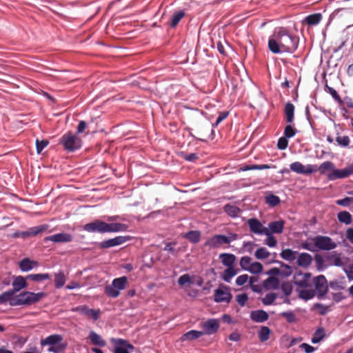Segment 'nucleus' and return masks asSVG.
<instances>
[{
  "mask_svg": "<svg viewBox=\"0 0 353 353\" xmlns=\"http://www.w3.org/2000/svg\"><path fill=\"white\" fill-rule=\"evenodd\" d=\"M280 315L285 317L288 323H294L297 321L296 315L292 311H285L281 312Z\"/></svg>",
  "mask_w": 353,
  "mask_h": 353,
  "instance_id": "obj_52",
  "label": "nucleus"
},
{
  "mask_svg": "<svg viewBox=\"0 0 353 353\" xmlns=\"http://www.w3.org/2000/svg\"><path fill=\"white\" fill-rule=\"evenodd\" d=\"M82 146V140L79 137L68 132V152H75Z\"/></svg>",
  "mask_w": 353,
  "mask_h": 353,
  "instance_id": "obj_18",
  "label": "nucleus"
},
{
  "mask_svg": "<svg viewBox=\"0 0 353 353\" xmlns=\"http://www.w3.org/2000/svg\"><path fill=\"white\" fill-rule=\"evenodd\" d=\"M297 130L290 123L287 125L284 129L283 136L288 139L296 135Z\"/></svg>",
  "mask_w": 353,
  "mask_h": 353,
  "instance_id": "obj_51",
  "label": "nucleus"
},
{
  "mask_svg": "<svg viewBox=\"0 0 353 353\" xmlns=\"http://www.w3.org/2000/svg\"><path fill=\"white\" fill-rule=\"evenodd\" d=\"M254 256L257 259L263 260L270 257V252L265 248L261 247L256 250Z\"/></svg>",
  "mask_w": 353,
  "mask_h": 353,
  "instance_id": "obj_45",
  "label": "nucleus"
},
{
  "mask_svg": "<svg viewBox=\"0 0 353 353\" xmlns=\"http://www.w3.org/2000/svg\"><path fill=\"white\" fill-rule=\"evenodd\" d=\"M281 290L283 293L286 296H290L292 292V285L289 282H283L281 284Z\"/></svg>",
  "mask_w": 353,
  "mask_h": 353,
  "instance_id": "obj_58",
  "label": "nucleus"
},
{
  "mask_svg": "<svg viewBox=\"0 0 353 353\" xmlns=\"http://www.w3.org/2000/svg\"><path fill=\"white\" fill-rule=\"evenodd\" d=\"M321 19L322 14L321 13H314L305 17L302 23L308 26H316L321 22Z\"/></svg>",
  "mask_w": 353,
  "mask_h": 353,
  "instance_id": "obj_28",
  "label": "nucleus"
},
{
  "mask_svg": "<svg viewBox=\"0 0 353 353\" xmlns=\"http://www.w3.org/2000/svg\"><path fill=\"white\" fill-rule=\"evenodd\" d=\"M223 211L233 219L239 217L241 212L239 207L230 203H227L223 206Z\"/></svg>",
  "mask_w": 353,
  "mask_h": 353,
  "instance_id": "obj_27",
  "label": "nucleus"
},
{
  "mask_svg": "<svg viewBox=\"0 0 353 353\" xmlns=\"http://www.w3.org/2000/svg\"><path fill=\"white\" fill-rule=\"evenodd\" d=\"M334 164L330 161H326L323 162L319 167H317L318 171L321 174H325L327 171L333 172L334 168Z\"/></svg>",
  "mask_w": 353,
  "mask_h": 353,
  "instance_id": "obj_38",
  "label": "nucleus"
},
{
  "mask_svg": "<svg viewBox=\"0 0 353 353\" xmlns=\"http://www.w3.org/2000/svg\"><path fill=\"white\" fill-rule=\"evenodd\" d=\"M325 336V330L323 327H320L316 330L314 336L311 339L312 343L316 344L319 343Z\"/></svg>",
  "mask_w": 353,
  "mask_h": 353,
  "instance_id": "obj_41",
  "label": "nucleus"
},
{
  "mask_svg": "<svg viewBox=\"0 0 353 353\" xmlns=\"http://www.w3.org/2000/svg\"><path fill=\"white\" fill-rule=\"evenodd\" d=\"M336 203L341 206L347 207L350 204H353V197H345L342 199L337 200Z\"/></svg>",
  "mask_w": 353,
  "mask_h": 353,
  "instance_id": "obj_61",
  "label": "nucleus"
},
{
  "mask_svg": "<svg viewBox=\"0 0 353 353\" xmlns=\"http://www.w3.org/2000/svg\"><path fill=\"white\" fill-rule=\"evenodd\" d=\"M14 294L10 290L0 294V304L3 305L8 301L11 306L30 305L39 302L45 296L44 292H23L13 297Z\"/></svg>",
  "mask_w": 353,
  "mask_h": 353,
  "instance_id": "obj_2",
  "label": "nucleus"
},
{
  "mask_svg": "<svg viewBox=\"0 0 353 353\" xmlns=\"http://www.w3.org/2000/svg\"><path fill=\"white\" fill-rule=\"evenodd\" d=\"M327 90H328V92L331 94L332 98L336 101L339 104H342L343 103V100L340 97L339 94H338L337 91L334 89L332 87L326 86Z\"/></svg>",
  "mask_w": 353,
  "mask_h": 353,
  "instance_id": "obj_57",
  "label": "nucleus"
},
{
  "mask_svg": "<svg viewBox=\"0 0 353 353\" xmlns=\"http://www.w3.org/2000/svg\"><path fill=\"white\" fill-rule=\"evenodd\" d=\"M294 105L288 101L285 106L284 112L285 115V120L287 123H292L294 119Z\"/></svg>",
  "mask_w": 353,
  "mask_h": 353,
  "instance_id": "obj_30",
  "label": "nucleus"
},
{
  "mask_svg": "<svg viewBox=\"0 0 353 353\" xmlns=\"http://www.w3.org/2000/svg\"><path fill=\"white\" fill-rule=\"evenodd\" d=\"M353 174V163L347 165L343 169H336L333 170V172H330L327 174V179L333 181L339 179H345L350 175Z\"/></svg>",
  "mask_w": 353,
  "mask_h": 353,
  "instance_id": "obj_9",
  "label": "nucleus"
},
{
  "mask_svg": "<svg viewBox=\"0 0 353 353\" xmlns=\"http://www.w3.org/2000/svg\"><path fill=\"white\" fill-rule=\"evenodd\" d=\"M239 270H236L234 268H227V269H225L223 272L221 278L225 282L230 283L231 279L236 276Z\"/></svg>",
  "mask_w": 353,
  "mask_h": 353,
  "instance_id": "obj_34",
  "label": "nucleus"
},
{
  "mask_svg": "<svg viewBox=\"0 0 353 353\" xmlns=\"http://www.w3.org/2000/svg\"><path fill=\"white\" fill-rule=\"evenodd\" d=\"M312 241L318 250L330 251L337 247V243L328 236L317 235Z\"/></svg>",
  "mask_w": 353,
  "mask_h": 353,
  "instance_id": "obj_5",
  "label": "nucleus"
},
{
  "mask_svg": "<svg viewBox=\"0 0 353 353\" xmlns=\"http://www.w3.org/2000/svg\"><path fill=\"white\" fill-rule=\"evenodd\" d=\"M311 277V274L309 272L302 273L301 272H296L294 279V284L295 285L305 288L310 286V279Z\"/></svg>",
  "mask_w": 353,
  "mask_h": 353,
  "instance_id": "obj_16",
  "label": "nucleus"
},
{
  "mask_svg": "<svg viewBox=\"0 0 353 353\" xmlns=\"http://www.w3.org/2000/svg\"><path fill=\"white\" fill-rule=\"evenodd\" d=\"M314 261L316 268L319 272H323L328 268V264L325 263L324 258L320 254L314 255Z\"/></svg>",
  "mask_w": 353,
  "mask_h": 353,
  "instance_id": "obj_36",
  "label": "nucleus"
},
{
  "mask_svg": "<svg viewBox=\"0 0 353 353\" xmlns=\"http://www.w3.org/2000/svg\"><path fill=\"white\" fill-rule=\"evenodd\" d=\"M49 144L48 140H36V150L37 154H41L42 150Z\"/></svg>",
  "mask_w": 353,
  "mask_h": 353,
  "instance_id": "obj_56",
  "label": "nucleus"
},
{
  "mask_svg": "<svg viewBox=\"0 0 353 353\" xmlns=\"http://www.w3.org/2000/svg\"><path fill=\"white\" fill-rule=\"evenodd\" d=\"M65 275H64L63 272H60L59 273L55 274L54 284H55L56 288L59 289V288H62L65 284Z\"/></svg>",
  "mask_w": 353,
  "mask_h": 353,
  "instance_id": "obj_50",
  "label": "nucleus"
},
{
  "mask_svg": "<svg viewBox=\"0 0 353 353\" xmlns=\"http://www.w3.org/2000/svg\"><path fill=\"white\" fill-rule=\"evenodd\" d=\"M232 295L230 291V288L223 283L219 284V288L214 290V301L216 303H227L231 301Z\"/></svg>",
  "mask_w": 353,
  "mask_h": 353,
  "instance_id": "obj_8",
  "label": "nucleus"
},
{
  "mask_svg": "<svg viewBox=\"0 0 353 353\" xmlns=\"http://www.w3.org/2000/svg\"><path fill=\"white\" fill-rule=\"evenodd\" d=\"M314 285L316 292V296L319 300H323L328 292V284L325 276L323 274L314 278Z\"/></svg>",
  "mask_w": 353,
  "mask_h": 353,
  "instance_id": "obj_6",
  "label": "nucleus"
},
{
  "mask_svg": "<svg viewBox=\"0 0 353 353\" xmlns=\"http://www.w3.org/2000/svg\"><path fill=\"white\" fill-rule=\"evenodd\" d=\"M116 345L114 353H130L129 350H133L134 347L128 341L123 339H112Z\"/></svg>",
  "mask_w": 353,
  "mask_h": 353,
  "instance_id": "obj_15",
  "label": "nucleus"
},
{
  "mask_svg": "<svg viewBox=\"0 0 353 353\" xmlns=\"http://www.w3.org/2000/svg\"><path fill=\"white\" fill-rule=\"evenodd\" d=\"M79 312L81 315L85 316L89 319H92L94 321H97L99 317L100 310L90 309L86 305H80L74 310Z\"/></svg>",
  "mask_w": 353,
  "mask_h": 353,
  "instance_id": "obj_14",
  "label": "nucleus"
},
{
  "mask_svg": "<svg viewBox=\"0 0 353 353\" xmlns=\"http://www.w3.org/2000/svg\"><path fill=\"white\" fill-rule=\"evenodd\" d=\"M226 241H228L226 235L214 234L208 238L204 245L210 248L216 249L221 248L223 244H226Z\"/></svg>",
  "mask_w": 353,
  "mask_h": 353,
  "instance_id": "obj_12",
  "label": "nucleus"
},
{
  "mask_svg": "<svg viewBox=\"0 0 353 353\" xmlns=\"http://www.w3.org/2000/svg\"><path fill=\"white\" fill-rule=\"evenodd\" d=\"M326 260L329 262V266L341 267L343 265V262L341 258V254H337L336 252H332L330 254L326 256Z\"/></svg>",
  "mask_w": 353,
  "mask_h": 353,
  "instance_id": "obj_23",
  "label": "nucleus"
},
{
  "mask_svg": "<svg viewBox=\"0 0 353 353\" xmlns=\"http://www.w3.org/2000/svg\"><path fill=\"white\" fill-rule=\"evenodd\" d=\"M288 139L284 136L280 137L277 142V148L280 150H284L288 148Z\"/></svg>",
  "mask_w": 353,
  "mask_h": 353,
  "instance_id": "obj_60",
  "label": "nucleus"
},
{
  "mask_svg": "<svg viewBox=\"0 0 353 353\" xmlns=\"http://www.w3.org/2000/svg\"><path fill=\"white\" fill-rule=\"evenodd\" d=\"M251 261L252 259L248 256L241 257L239 263L241 268L243 270L248 271L250 265L252 264Z\"/></svg>",
  "mask_w": 353,
  "mask_h": 353,
  "instance_id": "obj_54",
  "label": "nucleus"
},
{
  "mask_svg": "<svg viewBox=\"0 0 353 353\" xmlns=\"http://www.w3.org/2000/svg\"><path fill=\"white\" fill-rule=\"evenodd\" d=\"M33 281H42L50 279V275L46 273L28 274L26 278Z\"/></svg>",
  "mask_w": 353,
  "mask_h": 353,
  "instance_id": "obj_44",
  "label": "nucleus"
},
{
  "mask_svg": "<svg viewBox=\"0 0 353 353\" xmlns=\"http://www.w3.org/2000/svg\"><path fill=\"white\" fill-rule=\"evenodd\" d=\"M299 38L290 33L285 27H278L268 39V48L276 54L294 53L298 48Z\"/></svg>",
  "mask_w": 353,
  "mask_h": 353,
  "instance_id": "obj_1",
  "label": "nucleus"
},
{
  "mask_svg": "<svg viewBox=\"0 0 353 353\" xmlns=\"http://www.w3.org/2000/svg\"><path fill=\"white\" fill-rule=\"evenodd\" d=\"M296 259L297 265L304 268L309 267L313 259L312 255L307 252H302L299 254Z\"/></svg>",
  "mask_w": 353,
  "mask_h": 353,
  "instance_id": "obj_21",
  "label": "nucleus"
},
{
  "mask_svg": "<svg viewBox=\"0 0 353 353\" xmlns=\"http://www.w3.org/2000/svg\"><path fill=\"white\" fill-rule=\"evenodd\" d=\"M271 330L268 326H262L259 332L258 337L260 341L265 342L270 339Z\"/></svg>",
  "mask_w": 353,
  "mask_h": 353,
  "instance_id": "obj_40",
  "label": "nucleus"
},
{
  "mask_svg": "<svg viewBox=\"0 0 353 353\" xmlns=\"http://www.w3.org/2000/svg\"><path fill=\"white\" fill-rule=\"evenodd\" d=\"M263 234L266 235L267 236L265 243L270 248H274L277 244V241L273 236V234H272L269 230H267L266 232H265Z\"/></svg>",
  "mask_w": 353,
  "mask_h": 353,
  "instance_id": "obj_46",
  "label": "nucleus"
},
{
  "mask_svg": "<svg viewBox=\"0 0 353 353\" xmlns=\"http://www.w3.org/2000/svg\"><path fill=\"white\" fill-rule=\"evenodd\" d=\"M277 298V294L274 292L267 294L264 298L262 299V303L265 305H270L274 304V301Z\"/></svg>",
  "mask_w": 353,
  "mask_h": 353,
  "instance_id": "obj_49",
  "label": "nucleus"
},
{
  "mask_svg": "<svg viewBox=\"0 0 353 353\" xmlns=\"http://www.w3.org/2000/svg\"><path fill=\"white\" fill-rule=\"evenodd\" d=\"M290 170L292 171H293L294 172H296L297 174H304V165L299 162V161H295V162H293L290 165Z\"/></svg>",
  "mask_w": 353,
  "mask_h": 353,
  "instance_id": "obj_53",
  "label": "nucleus"
},
{
  "mask_svg": "<svg viewBox=\"0 0 353 353\" xmlns=\"http://www.w3.org/2000/svg\"><path fill=\"white\" fill-rule=\"evenodd\" d=\"M299 347L303 350L305 353H312L315 351V347L313 346L306 343H303L300 345Z\"/></svg>",
  "mask_w": 353,
  "mask_h": 353,
  "instance_id": "obj_64",
  "label": "nucleus"
},
{
  "mask_svg": "<svg viewBox=\"0 0 353 353\" xmlns=\"http://www.w3.org/2000/svg\"><path fill=\"white\" fill-rule=\"evenodd\" d=\"M128 278L125 276L113 279L112 284L105 288V294L112 298H117L120 291L125 288Z\"/></svg>",
  "mask_w": 353,
  "mask_h": 353,
  "instance_id": "obj_4",
  "label": "nucleus"
},
{
  "mask_svg": "<svg viewBox=\"0 0 353 353\" xmlns=\"http://www.w3.org/2000/svg\"><path fill=\"white\" fill-rule=\"evenodd\" d=\"M89 339L92 343L99 347H104L106 345V342L103 340L99 334L94 331H91L89 334Z\"/></svg>",
  "mask_w": 353,
  "mask_h": 353,
  "instance_id": "obj_35",
  "label": "nucleus"
},
{
  "mask_svg": "<svg viewBox=\"0 0 353 353\" xmlns=\"http://www.w3.org/2000/svg\"><path fill=\"white\" fill-rule=\"evenodd\" d=\"M336 141L342 147H347L350 143V138L347 136H339L336 137Z\"/></svg>",
  "mask_w": 353,
  "mask_h": 353,
  "instance_id": "obj_62",
  "label": "nucleus"
},
{
  "mask_svg": "<svg viewBox=\"0 0 353 353\" xmlns=\"http://www.w3.org/2000/svg\"><path fill=\"white\" fill-rule=\"evenodd\" d=\"M203 334L212 335L216 333L220 327L219 321L217 319H209L201 325Z\"/></svg>",
  "mask_w": 353,
  "mask_h": 353,
  "instance_id": "obj_11",
  "label": "nucleus"
},
{
  "mask_svg": "<svg viewBox=\"0 0 353 353\" xmlns=\"http://www.w3.org/2000/svg\"><path fill=\"white\" fill-rule=\"evenodd\" d=\"M267 263H268V264H272V263L279 264L280 265V267L283 268V270H281V275L283 276L284 277H288L292 274V267L290 266L289 265L285 263L283 261H278L277 259H271L268 262H267Z\"/></svg>",
  "mask_w": 353,
  "mask_h": 353,
  "instance_id": "obj_22",
  "label": "nucleus"
},
{
  "mask_svg": "<svg viewBox=\"0 0 353 353\" xmlns=\"http://www.w3.org/2000/svg\"><path fill=\"white\" fill-rule=\"evenodd\" d=\"M219 259H221V263L227 268H234V264L236 261V256L231 253H222L219 255Z\"/></svg>",
  "mask_w": 353,
  "mask_h": 353,
  "instance_id": "obj_24",
  "label": "nucleus"
},
{
  "mask_svg": "<svg viewBox=\"0 0 353 353\" xmlns=\"http://www.w3.org/2000/svg\"><path fill=\"white\" fill-rule=\"evenodd\" d=\"M315 296V292L313 290H305L299 293V297L305 301L310 300Z\"/></svg>",
  "mask_w": 353,
  "mask_h": 353,
  "instance_id": "obj_55",
  "label": "nucleus"
},
{
  "mask_svg": "<svg viewBox=\"0 0 353 353\" xmlns=\"http://www.w3.org/2000/svg\"><path fill=\"white\" fill-rule=\"evenodd\" d=\"M279 284V279L276 276H269L263 281V286L265 289H278Z\"/></svg>",
  "mask_w": 353,
  "mask_h": 353,
  "instance_id": "obj_33",
  "label": "nucleus"
},
{
  "mask_svg": "<svg viewBox=\"0 0 353 353\" xmlns=\"http://www.w3.org/2000/svg\"><path fill=\"white\" fill-rule=\"evenodd\" d=\"M250 319L256 323H263L268 320L269 314L263 310H253L250 312Z\"/></svg>",
  "mask_w": 353,
  "mask_h": 353,
  "instance_id": "obj_19",
  "label": "nucleus"
},
{
  "mask_svg": "<svg viewBox=\"0 0 353 353\" xmlns=\"http://www.w3.org/2000/svg\"><path fill=\"white\" fill-rule=\"evenodd\" d=\"M48 229V225H40L28 228L27 231L16 232L13 234L14 238H27L29 236H36Z\"/></svg>",
  "mask_w": 353,
  "mask_h": 353,
  "instance_id": "obj_10",
  "label": "nucleus"
},
{
  "mask_svg": "<svg viewBox=\"0 0 353 353\" xmlns=\"http://www.w3.org/2000/svg\"><path fill=\"white\" fill-rule=\"evenodd\" d=\"M37 261H32L28 258H24L19 262V268L22 272H28L37 268Z\"/></svg>",
  "mask_w": 353,
  "mask_h": 353,
  "instance_id": "obj_25",
  "label": "nucleus"
},
{
  "mask_svg": "<svg viewBox=\"0 0 353 353\" xmlns=\"http://www.w3.org/2000/svg\"><path fill=\"white\" fill-rule=\"evenodd\" d=\"M192 283L191 276L188 274L181 275L178 279V284L183 286L185 284H190Z\"/></svg>",
  "mask_w": 353,
  "mask_h": 353,
  "instance_id": "obj_59",
  "label": "nucleus"
},
{
  "mask_svg": "<svg viewBox=\"0 0 353 353\" xmlns=\"http://www.w3.org/2000/svg\"><path fill=\"white\" fill-rule=\"evenodd\" d=\"M63 338L61 335L59 334H52L45 339L41 340V344L42 346L45 345H50L48 348V351L57 352L59 351L58 348L55 346L58 345L61 341Z\"/></svg>",
  "mask_w": 353,
  "mask_h": 353,
  "instance_id": "obj_13",
  "label": "nucleus"
},
{
  "mask_svg": "<svg viewBox=\"0 0 353 353\" xmlns=\"http://www.w3.org/2000/svg\"><path fill=\"white\" fill-rule=\"evenodd\" d=\"M311 311H314L315 310H318L319 314L324 316L327 313L331 311V309L328 305H323L321 303H316L313 304V305L310 308Z\"/></svg>",
  "mask_w": 353,
  "mask_h": 353,
  "instance_id": "obj_39",
  "label": "nucleus"
},
{
  "mask_svg": "<svg viewBox=\"0 0 353 353\" xmlns=\"http://www.w3.org/2000/svg\"><path fill=\"white\" fill-rule=\"evenodd\" d=\"M338 220L340 223L350 225L352 221L351 214L347 211H341L337 214Z\"/></svg>",
  "mask_w": 353,
  "mask_h": 353,
  "instance_id": "obj_37",
  "label": "nucleus"
},
{
  "mask_svg": "<svg viewBox=\"0 0 353 353\" xmlns=\"http://www.w3.org/2000/svg\"><path fill=\"white\" fill-rule=\"evenodd\" d=\"M248 299V294L245 293L238 294L236 296V301L241 307H243L245 305V303L247 302Z\"/></svg>",
  "mask_w": 353,
  "mask_h": 353,
  "instance_id": "obj_63",
  "label": "nucleus"
},
{
  "mask_svg": "<svg viewBox=\"0 0 353 353\" xmlns=\"http://www.w3.org/2000/svg\"><path fill=\"white\" fill-rule=\"evenodd\" d=\"M53 241V242H65L66 241V234L59 233L51 236H46L44 241Z\"/></svg>",
  "mask_w": 353,
  "mask_h": 353,
  "instance_id": "obj_43",
  "label": "nucleus"
},
{
  "mask_svg": "<svg viewBox=\"0 0 353 353\" xmlns=\"http://www.w3.org/2000/svg\"><path fill=\"white\" fill-rule=\"evenodd\" d=\"M263 265L259 262H253L250 265L248 272L253 274H259L263 271Z\"/></svg>",
  "mask_w": 353,
  "mask_h": 353,
  "instance_id": "obj_48",
  "label": "nucleus"
},
{
  "mask_svg": "<svg viewBox=\"0 0 353 353\" xmlns=\"http://www.w3.org/2000/svg\"><path fill=\"white\" fill-rule=\"evenodd\" d=\"M298 254L297 251H294L290 248L283 249L280 253L281 257L289 262L294 261L297 258Z\"/></svg>",
  "mask_w": 353,
  "mask_h": 353,
  "instance_id": "obj_31",
  "label": "nucleus"
},
{
  "mask_svg": "<svg viewBox=\"0 0 353 353\" xmlns=\"http://www.w3.org/2000/svg\"><path fill=\"white\" fill-rule=\"evenodd\" d=\"M248 224L250 231L256 234L262 235L268 230L263 225L259 220L255 218L250 219L248 221Z\"/></svg>",
  "mask_w": 353,
  "mask_h": 353,
  "instance_id": "obj_17",
  "label": "nucleus"
},
{
  "mask_svg": "<svg viewBox=\"0 0 353 353\" xmlns=\"http://www.w3.org/2000/svg\"><path fill=\"white\" fill-rule=\"evenodd\" d=\"M129 225L122 223H107L99 219L83 225L82 230L88 233L105 234L125 232L129 230Z\"/></svg>",
  "mask_w": 353,
  "mask_h": 353,
  "instance_id": "obj_3",
  "label": "nucleus"
},
{
  "mask_svg": "<svg viewBox=\"0 0 353 353\" xmlns=\"http://www.w3.org/2000/svg\"><path fill=\"white\" fill-rule=\"evenodd\" d=\"M183 236L188 239L192 243L196 244L201 241V233L199 230H190L184 234Z\"/></svg>",
  "mask_w": 353,
  "mask_h": 353,
  "instance_id": "obj_32",
  "label": "nucleus"
},
{
  "mask_svg": "<svg viewBox=\"0 0 353 353\" xmlns=\"http://www.w3.org/2000/svg\"><path fill=\"white\" fill-rule=\"evenodd\" d=\"M285 221L283 220L270 222L268 224L269 230L272 234H281L283 231Z\"/></svg>",
  "mask_w": 353,
  "mask_h": 353,
  "instance_id": "obj_26",
  "label": "nucleus"
},
{
  "mask_svg": "<svg viewBox=\"0 0 353 353\" xmlns=\"http://www.w3.org/2000/svg\"><path fill=\"white\" fill-rule=\"evenodd\" d=\"M280 198L273 194H268L265 197V202L270 207L276 206L280 203Z\"/></svg>",
  "mask_w": 353,
  "mask_h": 353,
  "instance_id": "obj_47",
  "label": "nucleus"
},
{
  "mask_svg": "<svg viewBox=\"0 0 353 353\" xmlns=\"http://www.w3.org/2000/svg\"><path fill=\"white\" fill-rule=\"evenodd\" d=\"M131 239L130 236H117L114 238L109 239L101 242H94L99 249H108L120 245Z\"/></svg>",
  "mask_w": 353,
  "mask_h": 353,
  "instance_id": "obj_7",
  "label": "nucleus"
},
{
  "mask_svg": "<svg viewBox=\"0 0 353 353\" xmlns=\"http://www.w3.org/2000/svg\"><path fill=\"white\" fill-rule=\"evenodd\" d=\"M185 13L184 10H182L176 12L171 19L170 27L172 28H175L181 21V20L185 17Z\"/></svg>",
  "mask_w": 353,
  "mask_h": 353,
  "instance_id": "obj_42",
  "label": "nucleus"
},
{
  "mask_svg": "<svg viewBox=\"0 0 353 353\" xmlns=\"http://www.w3.org/2000/svg\"><path fill=\"white\" fill-rule=\"evenodd\" d=\"M12 289H11V292L14 294L16 292H19L23 288H26L28 285V283L26 281V279L22 276H17L14 277L12 281Z\"/></svg>",
  "mask_w": 353,
  "mask_h": 353,
  "instance_id": "obj_20",
  "label": "nucleus"
},
{
  "mask_svg": "<svg viewBox=\"0 0 353 353\" xmlns=\"http://www.w3.org/2000/svg\"><path fill=\"white\" fill-rule=\"evenodd\" d=\"M202 335H203V332L202 331L192 330L184 333L181 336V341L182 342L185 341H192L200 338Z\"/></svg>",
  "mask_w": 353,
  "mask_h": 353,
  "instance_id": "obj_29",
  "label": "nucleus"
}]
</instances>
